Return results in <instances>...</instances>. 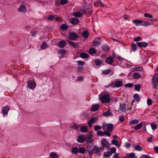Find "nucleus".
<instances>
[{
	"mask_svg": "<svg viewBox=\"0 0 158 158\" xmlns=\"http://www.w3.org/2000/svg\"><path fill=\"white\" fill-rule=\"evenodd\" d=\"M133 23L135 24V26H138V24H140L143 22V21L140 19H136L133 21Z\"/></svg>",
	"mask_w": 158,
	"mask_h": 158,
	"instance_id": "c85d7f7f",
	"label": "nucleus"
},
{
	"mask_svg": "<svg viewBox=\"0 0 158 158\" xmlns=\"http://www.w3.org/2000/svg\"><path fill=\"white\" fill-rule=\"evenodd\" d=\"M112 155L111 153L110 152H104L103 154L104 157H110V156Z\"/></svg>",
	"mask_w": 158,
	"mask_h": 158,
	"instance_id": "09e8293b",
	"label": "nucleus"
},
{
	"mask_svg": "<svg viewBox=\"0 0 158 158\" xmlns=\"http://www.w3.org/2000/svg\"><path fill=\"white\" fill-rule=\"evenodd\" d=\"M94 62L95 64L97 66H98L102 64V61L98 59L95 60Z\"/></svg>",
	"mask_w": 158,
	"mask_h": 158,
	"instance_id": "58836bf2",
	"label": "nucleus"
},
{
	"mask_svg": "<svg viewBox=\"0 0 158 158\" xmlns=\"http://www.w3.org/2000/svg\"><path fill=\"white\" fill-rule=\"evenodd\" d=\"M70 21L71 23L73 25H77L80 22L79 19L76 17L72 18Z\"/></svg>",
	"mask_w": 158,
	"mask_h": 158,
	"instance_id": "f8f14e48",
	"label": "nucleus"
},
{
	"mask_svg": "<svg viewBox=\"0 0 158 158\" xmlns=\"http://www.w3.org/2000/svg\"><path fill=\"white\" fill-rule=\"evenodd\" d=\"M88 127L87 126H81L80 128V131L82 133H86L88 131Z\"/></svg>",
	"mask_w": 158,
	"mask_h": 158,
	"instance_id": "b1692460",
	"label": "nucleus"
},
{
	"mask_svg": "<svg viewBox=\"0 0 158 158\" xmlns=\"http://www.w3.org/2000/svg\"><path fill=\"white\" fill-rule=\"evenodd\" d=\"M103 115L106 116H108L112 115L113 114L112 113H110L109 110H108L106 111L103 113Z\"/></svg>",
	"mask_w": 158,
	"mask_h": 158,
	"instance_id": "c9c22d12",
	"label": "nucleus"
},
{
	"mask_svg": "<svg viewBox=\"0 0 158 158\" xmlns=\"http://www.w3.org/2000/svg\"><path fill=\"white\" fill-rule=\"evenodd\" d=\"M94 6L97 7H98L99 6L101 7H104L105 5L101 1H98L94 3Z\"/></svg>",
	"mask_w": 158,
	"mask_h": 158,
	"instance_id": "f3484780",
	"label": "nucleus"
},
{
	"mask_svg": "<svg viewBox=\"0 0 158 158\" xmlns=\"http://www.w3.org/2000/svg\"><path fill=\"white\" fill-rule=\"evenodd\" d=\"M143 126V123H140L137 125L135 127L134 129L135 130H138L139 129Z\"/></svg>",
	"mask_w": 158,
	"mask_h": 158,
	"instance_id": "c03bdc74",
	"label": "nucleus"
},
{
	"mask_svg": "<svg viewBox=\"0 0 158 158\" xmlns=\"http://www.w3.org/2000/svg\"><path fill=\"white\" fill-rule=\"evenodd\" d=\"M66 44V42L64 40H61L58 43L59 47L61 48H64Z\"/></svg>",
	"mask_w": 158,
	"mask_h": 158,
	"instance_id": "6ab92c4d",
	"label": "nucleus"
},
{
	"mask_svg": "<svg viewBox=\"0 0 158 158\" xmlns=\"http://www.w3.org/2000/svg\"><path fill=\"white\" fill-rule=\"evenodd\" d=\"M87 150L91 158L94 153L98 156H101L99 148L97 146H93V144L87 146Z\"/></svg>",
	"mask_w": 158,
	"mask_h": 158,
	"instance_id": "f257e3e1",
	"label": "nucleus"
},
{
	"mask_svg": "<svg viewBox=\"0 0 158 158\" xmlns=\"http://www.w3.org/2000/svg\"><path fill=\"white\" fill-rule=\"evenodd\" d=\"M68 37L72 40H74L78 38L77 34L75 32H69V33Z\"/></svg>",
	"mask_w": 158,
	"mask_h": 158,
	"instance_id": "423d86ee",
	"label": "nucleus"
},
{
	"mask_svg": "<svg viewBox=\"0 0 158 158\" xmlns=\"http://www.w3.org/2000/svg\"><path fill=\"white\" fill-rule=\"evenodd\" d=\"M80 56L83 59L88 58L89 55L87 53L85 52H81L80 54Z\"/></svg>",
	"mask_w": 158,
	"mask_h": 158,
	"instance_id": "cd10ccee",
	"label": "nucleus"
},
{
	"mask_svg": "<svg viewBox=\"0 0 158 158\" xmlns=\"http://www.w3.org/2000/svg\"><path fill=\"white\" fill-rule=\"evenodd\" d=\"M73 15L76 17H80L82 16L83 13L80 11H76V12H74Z\"/></svg>",
	"mask_w": 158,
	"mask_h": 158,
	"instance_id": "bb28decb",
	"label": "nucleus"
},
{
	"mask_svg": "<svg viewBox=\"0 0 158 158\" xmlns=\"http://www.w3.org/2000/svg\"><path fill=\"white\" fill-rule=\"evenodd\" d=\"M68 27L66 24H63L60 26V28L62 30H66L68 29Z\"/></svg>",
	"mask_w": 158,
	"mask_h": 158,
	"instance_id": "79ce46f5",
	"label": "nucleus"
},
{
	"mask_svg": "<svg viewBox=\"0 0 158 158\" xmlns=\"http://www.w3.org/2000/svg\"><path fill=\"white\" fill-rule=\"evenodd\" d=\"M55 18L54 15H50L48 17V19L49 20L52 21Z\"/></svg>",
	"mask_w": 158,
	"mask_h": 158,
	"instance_id": "680f3d73",
	"label": "nucleus"
},
{
	"mask_svg": "<svg viewBox=\"0 0 158 158\" xmlns=\"http://www.w3.org/2000/svg\"><path fill=\"white\" fill-rule=\"evenodd\" d=\"M126 104H120V107H119V110H122L123 112H125L126 110Z\"/></svg>",
	"mask_w": 158,
	"mask_h": 158,
	"instance_id": "5701e85b",
	"label": "nucleus"
},
{
	"mask_svg": "<svg viewBox=\"0 0 158 158\" xmlns=\"http://www.w3.org/2000/svg\"><path fill=\"white\" fill-rule=\"evenodd\" d=\"M94 129L95 131H97L101 129V127L99 125L96 126L94 127Z\"/></svg>",
	"mask_w": 158,
	"mask_h": 158,
	"instance_id": "0e129e2a",
	"label": "nucleus"
},
{
	"mask_svg": "<svg viewBox=\"0 0 158 158\" xmlns=\"http://www.w3.org/2000/svg\"><path fill=\"white\" fill-rule=\"evenodd\" d=\"M77 63L79 65H81L82 66L84 65L85 64V62L81 60H78L77 62Z\"/></svg>",
	"mask_w": 158,
	"mask_h": 158,
	"instance_id": "13d9d810",
	"label": "nucleus"
},
{
	"mask_svg": "<svg viewBox=\"0 0 158 158\" xmlns=\"http://www.w3.org/2000/svg\"><path fill=\"white\" fill-rule=\"evenodd\" d=\"M133 146L134 148L136 151H141L142 150L141 147L140 145H137L135 146L134 145H133Z\"/></svg>",
	"mask_w": 158,
	"mask_h": 158,
	"instance_id": "f704fd0d",
	"label": "nucleus"
},
{
	"mask_svg": "<svg viewBox=\"0 0 158 158\" xmlns=\"http://www.w3.org/2000/svg\"><path fill=\"white\" fill-rule=\"evenodd\" d=\"M135 90L137 91H140L141 86L139 84H137L136 85H135Z\"/></svg>",
	"mask_w": 158,
	"mask_h": 158,
	"instance_id": "864d4df0",
	"label": "nucleus"
},
{
	"mask_svg": "<svg viewBox=\"0 0 158 158\" xmlns=\"http://www.w3.org/2000/svg\"><path fill=\"white\" fill-rule=\"evenodd\" d=\"M100 107V105L98 104H96L92 105L91 108V110L92 111L95 112L99 109Z\"/></svg>",
	"mask_w": 158,
	"mask_h": 158,
	"instance_id": "dca6fc26",
	"label": "nucleus"
},
{
	"mask_svg": "<svg viewBox=\"0 0 158 158\" xmlns=\"http://www.w3.org/2000/svg\"><path fill=\"white\" fill-rule=\"evenodd\" d=\"M135 70L136 71H141L143 69V68L142 67L139 66L138 67H135Z\"/></svg>",
	"mask_w": 158,
	"mask_h": 158,
	"instance_id": "bf43d9fd",
	"label": "nucleus"
},
{
	"mask_svg": "<svg viewBox=\"0 0 158 158\" xmlns=\"http://www.w3.org/2000/svg\"><path fill=\"white\" fill-rule=\"evenodd\" d=\"M18 11L19 12H26L27 11L26 7L23 5L20 6L19 8Z\"/></svg>",
	"mask_w": 158,
	"mask_h": 158,
	"instance_id": "a878e982",
	"label": "nucleus"
},
{
	"mask_svg": "<svg viewBox=\"0 0 158 158\" xmlns=\"http://www.w3.org/2000/svg\"><path fill=\"white\" fill-rule=\"evenodd\" d=\"M125 86L126 87H132L133 86V85L132 83H128L125 85Z\"/></svg>",
	"mask_w": 158,
	"mask_h": 158,
	"instance_id": "338daca9",
	"label": "nucleus"
},
{
	"mask_svg": "<svg viewBox=\"0 0 158 158\" xmlns=\"http://www.w3.org/2000/svg\"><path fill=\"white\" fill-rule=\"evenodd\" d=\"M119 121L121 122H123L124 121V118L123 115H121L119 117Z\"/></svg>",
	"mask_w": 158,
	"mask_h": 158,
	"instance_id": "052dcab7",
	"label": "nucleus"
},
{
	"mask_svg": "<svg viewBox=\"0 0 158 158\" xmlns=\"http://www.w3.org/2000/svg\"><path fill=\"white\" fill-rule=\"evenodd\" d=\"M102 48L103 51L105 52H107L109 50L108 46L106 45H103L102 46Z\"/></svg>",
	"mask_w": 158,
	"mask_h": 158,
	"instance_id": "72a5a7b5",
	"label": "nucleus"
},
{
	"mask_svg": "<svg viewBox=\"0 0 158 158\" xmlns=\"http://www.w3.org/2000/svg\"><path fill=\"white\" fill-rule=\"evenodd\" d=\"M123 85V82L122 81L116 80L114 83V86L116 88L121 87Z\"/></svg>",
	"mask_w": 158,
	"mask_h": 158,
	"instance_id": "ddd939ff",
	"label": "nucleus"
},
{
	"mask_svg": "<svg viewBox=\"0 0 158 158\" xmlns=\"http://www.w3.org/2000/svg\"><path fill=\"white\" fill-rule=\"evenodd\" d=\"M131 47L132 48V51L135 52L137 50V47L136 44L135 43L132 44Z\"/></svg>",
	"mask_w": 158,
	"mask_h": 158,
	"instance_id": "a19ab883",
	"label": "nucleus"
},
{
	"mask_svg": "<svg viewBox=\"0 0 158 158\" xmlns=\"http://www.w3.org/2000/svg\"><path fill=\"white\" fill-rule=\"evenodd\" d=\"M89 52L90 55L95 54L96 53V50L95 48H90L89 50Z\"/></svg>",
	"mask_w": 158,
	"mask_h": 158,
	"instance_id": "393cba45",
	"label": "nucleus"
},
{
	"mask_svg": "<svg viewBox=\"0 0 158 158\" xmlns=\"http://www.w3.org/2000/svg\"><path fill=\"white\" fill-rule=\"evenodd\" d=\"M68 2V0H60V4L61 5H64L67 3Z\"/></svg>",
	"mask_w": 158,
	"mask_h": 158,
	"instance_id": "5fc2aeb1",
	"label": "nucleus"
},
{
	"mask_svg": "<svg viewBox=\"0 0 158 158\" xmlns=\"http://www.w3.org/2000/svg\"><path fill=\"white\" fill-rule=\"evenodd\" d=\"M144 16L145 17H148L151 18L153 17V16L152 15L148 13H145L144 14Z\"/></svg>",
	"mask_w": 158,
	"mask_h": 158,
	"instance_id": "4d7b16f0",
	"label": "nucleus"
},
{
	"mask_svg": "<svg viewBox=\"0 0 158 158\" xmlns=\"http://www.w3.org/2000/svg\"><path fill=\"white\" fill-rule=\"evenodd\" d=\"M50 156L52 158H57L58 156L54 152H51Z\"/></svg>",
	"mask_w": 158,
	"mask_h": 158,
	"instance_id": "37998d69",
	"label": "nucleus"
},
{
	"mask_svg": "<svg viewBox=\"0 0 158 158\" xmlns=\"http://www.w3.org/2000/svg\"><path fill=\"white\" fill-rule=\"evenodd\" d=\"M126 158H137V157L134 153H131L127 154Z\"/></svg>",
	"mask_w": 158,
	"mask_h": 158,
	"instance_id": "412c9836",
	"label": "nucleus"
},
{
	"mask_svg": "<svg viewBox=\"0 0 158 158\" xmlns=\"http://www.w3.org/2000/svg\"><path fill=\"white\" fill-rule=\"evenodd\" d=\"M86 150L84 147H80L79 148V152L83 154L85 153Z\"/></svg>",
	"mask_w": 158,
	"mask_h": 158,
	"instance_id": "2f4dec72",
	"label": "nucleus"
},
{
	"mask_svg": "<svg viewBox=\"0 0 158 158\" xmlns=\"http://www.w3.org/2000/svg\"><path fill=\"white\" fill-rule=\"evenodd\" d=\"M93 45L94 46H97L100 45L101 44L100 42L98 41H93Z\"/></svg>",
	"mask_w": 158,
	"mask_h": 158,
	"instance_id": "49530a36",
	"label": "nucleus"
},
{
	"mask_svg": "<svg viewBox=\"0 0 158 158\" xmlns=\"http://www.w3.org/2000/svg\"><path fill=\"white\" fill-rule=\"evenodd\" d=\"M97 135L98 136H103L105 135H106L109 137H110L111 135V134L110 132H108V131H105L103 132L101 131H98Z\"/></svg>",
	"mask_w": 158,
	"mask_h": 158,
	"instance_id": "6e6552de",
	"label": "nucleus"
},
{
	"mask_svg": "<svg viewBox=\"0 0 158 158\" xmlns=\"http://www.w3.org/2000/svg\"><path fill=\"white\" fill-rule=\"evenodd\" d=\"M151 125L153 130H155L157 128V126L156 124L151 123Z\"/></svg>",
	"mask_w": 158,
	"mask_h": 158,
	"instance_id": "6e6d98bb",
	"label": "nucleus"
},
{
	"mask_svg": "<svg viewBox=\"0 0 158 158\" xmlns=\"http://www.w3.org/2000/svg\"><path fill=\"white\" fill-rule=\"evenodd\" d=\"M36 84L32 81H29L27 82V86L29 89H33L35 87Z\"/></svg>",
	"mask_w": 158,
	"mask_h": 158,
	"instance_id": "0eeeda50",
	"label": "nucleus"
},
{
	"mask_svg": "<svg viewBox=\"0 0 158 158\" xmlns=\"http://www.w3.org/2000/svg\"><path fill=\"white\" fill-rule=\"evenodd\" d=\"M72 152L73 153L77 154L79 152V149L77 147H73L72 148Z\"/></svg>",
	"mask_w": 158,
	"mask_h": 158,
	"instance_id": "c756f323",
	"label": "nucleus"
},
{
	"mask_svg": "<svg viewBox=\"0 0 158 158\" xmlns=\"http://www.w3.org/2000/svg\"><path fill=\"white\" fill-rule=\"evenodd\" d=\"M111 71V70L110 69L104 70L102 71V73L105 75H107L109 74Z\"/></svg>",
	"mask_w": 158,
	"mask_h": 158,
	"instance_id": "3c124183",
	"label": "nucleus"
},
{
	"mask_svg": "<svg viewBox=\"0 0 158 158\" xmlns=\"http://www.w3.org/2000/svg\"><path fill=\"white\" fill-rule=\"evenodd\" d=\"M82 35L83 38L87 39L89 35V33L87 30L84 31L82 33Z\"/></svg>",
	"mask_w": 158,
	"mask_h": 158,
	"instance_id": "4be33fe9",
	"label": "nucleus"
},
{
	"mask_svg": "<svg viewBox=\"0 0 158 158\" xmlns=\"http://www.w3.org/2000/svg\"><path fill=\"white\" fill-rule=\"evenodd\" d=\"M67 42L74 48H78L79 46L78 45L74 44L73 42L69 40H68Z\"/></svg>",
	"mask_w": 158,
	"mask_h": 158,
	"instance_id": "7c9ffc66",
	"label": "nucleus"
},
{
	"mask_svg": "<svg viewBox=\"0 0 158 158\" xmlns=\"http://www.w3.org/2000/svg\"><path fill=\"white\" fill-rule=\"evenodd\" d=\"M143 22L144 23L141 25L142 26H145L146 27L152 24V23L149 21H144Z\"/></svg>",
	"mask_w": 158,
	"mask_h": 158,
	"instance_id": "a18cd8bd",
	"label": "nucleus"
},
{
	"mask_svg": "<svg viewBox=\"0 0 158 158\" xmlns=\"http://www.w3.org/2000/svg\"><path fill=\"white\" fill-rule=\"evenodd\" d=\"M93 137V134L91 132H88L85 137V140L87 143H92L93 139L92 138Z\"/></svg>",
	"mask_w": 158,
	"mask_h": 158,
	"instance_id": "7ed1b4c3",
	"label": "nucleus"
},
{
	"mask_svg": "<svg viewBox=\"0 0 158 158\" xmlns=\"http://www.w3.org/2000/svg\"><path fill=\"white\" fill-rule=\"evenodd\" d=\"M77 141L79 143H83L85 141V137L83 135L78 136L77 138Z\"/></svg>",
	"mask_w": 158,
	"mask_h": 158,
	"instance_id": "4468645a",
	"label": "nucleus"
},
{
	"mask_svg": "<svg viewBox=\"0 0 158 158\" xmlns=\"http://www.w3.org/2000/svg\"><path fill=\"white\" fill-rule=\"evenodd\" d=\"M152 87L154 89L156 88L158 85V77L156 76V73L153 76L152 80Z\"/></svg>",
	"mask_w": 158,
	"mask_h": 158,
	"instance_id": "f03ea898",
	"label": "nucleus"
},
{
	"mask_svg": "<svg viewBox=\"0 0 158 158\" xmlns=\"http://www.w3.org/2000/svg\"><path fill=\"white\" fill-rule=\"evenodd\" d=\"M89 9L86 6H82L81 7L80 10L83 12V14L86 15L89 11Z\"/></svg>",
	"mask_w": 158,
	"mask_h": 158,
	"instance_id": "9b49d317",
	"label": "nucleus"
},
{
	"mask_svg": "<svg viewBox=\"0 0 158 158\" xmlns=\"http://www.w3.org/2000/svg\"><path fill=\"white\" fill-rule=\"evenodd\" d=\"M100 99L101 100V102L103 103H109L110 99V96L109 95H104Z\"/></svg>",
	"mask_w": 158,
	"mask_h": 158,
	"instance_id": "20e7f679",
	"label": "nucleus"
},
{
	"mask_svg": "<svg viewBox=\"0 0 158 158\" xmlns=\"http://www.w3.org/2000/svg\"><path fill=\"white\" fill-rule=\"evenodd\" d=\"M141 75L140 74L138 73H134L133 76V77L134 78L138 79L140 78Z\"/></svg>",
	"mask_w": 158,
	"mask_h": 158,
	"instance_id": "ea45409f",
	"label": "nucleus"
},
{
	"mask_svg": "<svg viewBox=\"0 0 158 158\" xmlns=\"http://www.w3.org/2000/svg\"><path fill=\"white\" fill-rule=\"evenodd\" d=\"M96 119V117H92L90 120L88 122L89 127H90L92 126V124L93 123H95V120Z\"/></svg>",
	"mask_w": 158,
	"mask_h": 158,
	"instance_id": "2eb2a0df",
	"label": "nucleus"
},
{
	"mask_svg": "<svg viewBox=\"0 0 158 158\" xmlns=\"http://www.w3.org/2000/svg\"><path fill=\"white\" fill-rule=\"evenodd\" d=\"M10 110L9 105H7L5 106H3L2 108V112L3 115H7L8 111Z\"/></svg>",
	"mask_w": 158,
	"mask_h": 158,
	"instance_id": "1a4fd4ad",
	"label": "nucleus"
},
{
	"mask_svg": "<svg viewBox=\"0 0 158 158\" xmlns=\"http://www.w3.org/2000/svg\"><path fill=\"white\" fill-rule=\"evenodd\" d=\"M147 103L148 106H150L152 104V100L150 99H148Z\"/></svg>",
	"mask_w": 158,
	"mask_h": 158,
	"instance_id": "774afa93",
	"label": "nucleus"
},
{
	"mask_svg": "<svg viewBox=\"0 0 158 158\" xmlns=\"http://www.w3.org/2000/svg\"><path fill=\"white\" fill-rule=\"evenodd\" d=\"M66 51L64 49H60L58 51V53L59 54L64 55L66 54Z\"/></svg>",
	"mask_w": 158,
	"mask_h": 158,
	"instance_id": "603ef678",
	"label": "nucleus"
},
{
	"mask_svg": "<svg viewBox=\"0 0 158 158\" xmlns=\"http://www.w3.org/2000/svg\"><path fill=\"white\" fill-rule=\"evenodd\" d=\"M77 69V72L81 73H82L84 71V68L81 66H78Z\"/></svg>",
	"mask_w": 158,
	"mask_h": 158,
	"instance_id": "4c0bfd02",
	"label": "nucleus"
},
{
	"mask_svg": "<svg viewBox=\"0 0 158 158\" xmlns=\"http://www.w3.org/2000/svg\"><path fill=\"white\" fill-rule=\"evenodd\" d=\"M113 124L111 123H109L107 124V131H108V132H111L113 130Z\"/></svg>",
	"mask_w": 158,
	"mask_h": 158,
	"instance_id": "aec40b11",
	"label": "nucleus"
},
{
	"mask_svg": "<svg viewBox=\"0 0 158 158\" xmlns=\"http://www.w3.org/2000/svg\"><path fill=\"white\" fill-rule=\"evenodd\" d=\"M106 62L107 64L111 65L113 62V58L112 56H109L106 58Z\"/></svg>",
	"mask_w": 158,
	"mask_h": 158,
	"instance_id": "a211bd4d",
	"label": "nucleus"
},
{
	"mask_svg": "<svg viewBox=\"0 0 158 158\" xmlns=\"http://www.w3.org/2000/svg\"><path fill=\"white\" fill-rule=\"evenodd\" d=\"M134 98L136 102H139L140 100V98L137 94H135L134 95Z\"/></svg>",
	"mask_w": 158,
	"mask_h": 158,
	"instance_id": "e433bc0d",
	"label": "nucleus"
},
{
	"mask_svg": "<svg viewBox=\"0 0 158 158\" xmlns=\"http://www.w3.org/2000/svg\"><path fill=\"white\" fill-rule=\"evenodd\" d=\"M116 149L115 148L112 147L110 149V153H111V154L112 155V153H115L116 152Z\"/></svg>",
	"mask_w": 158,
	"mask_h": 158,
	"instance_id": "e2e57ef3",
	"label": "nucleus"
},
{
	"mask_svg": "<svg viewBox=\"0 0 158 158\" xmlns=\"http://www.w3.org/2000/svg\"><path fill=\"white\" fill-rule=\"evenodd\" d=\"M111 143L116 146L117 147H119L120 146V144L118 143V140H112L111 142Z\"/></svg>",
	"mask_w": 158,
	"mask_h": 158,
	"instance_id": "473e14b6",
	"label": "nucleus"
},
{
	"mask_svg": "<svg viewBox=\"0 0 158 158\" xmlns=\"http://www.w3.org/2000/svg\"><path fill=\"white\" fill-rule=\"evenodd\" d=\"M139 121L138 120H134L130 122L129 124L131 125L138 123Z\"/></svg>",
	"mask_w": 158,
	"mask_h": 158,
	"instance_id": "de8ad7c7",
	"label": "nucleus"
},
{
	"mask_svg": "<svg viewBox=\"0 0 158 158\" xmlns=\"http://www.w3.org/2000/svg\"><path fill=\"white\" fill-rule=\"evenodd\" d=\"M141 38L140 36H138L137 37L134 38V40L135 42H138L141 40Z\"/></svg>",
	"mask_w": 158,
	"mask_h": 158,
	"instance_id": "69168bd1",
	"label": "nucleus"
},
{
	"mask_svg": "<svg viewBox=\"0 0 158 158\" xmlns=\"http://www.w3.org/2000/svg\"><path fill=\"white\" fill-rule=\"evenodd\" d=\"M136 44L140 48L143 47L144 48L146 47L148 45V44L147 42H137Z\"/></svg>",
	"mask_w": 158,
	"mask_h": 158,
	"instance_id": "9d476101",
	"label": "nucleus"
},
{
	"mask_svg": "<svg viewBox=\"0 0 158 158\" xmlns=\"http://www.w3.org/2000/svg\"><path fill=\"white\" fill-rule=\"evenodd\" d=\"M101 142V146L100 147V149L101 150L104 149L105 147H107V146H109V145L105 138L102 139Z\"/></svg>",
	"mask_w": 158,
	"mask_h": 158,
	"instance_id": "39448f33",
	"label": "nucleus"
},
{
	"mask_svg": "<svg viewBox=\"0 0 158 158\" xmlns=\"http://www.w3.org/2000/svg\"><path fill=\"white\" fill-rule=\"evenodd\" d=\"M47 44L45 41H43L42 43V45L41 47V48L42 49H45L47 47Z\"/></svg>",
	"mask_w": 158,
	"mask_h": 158,
	"instance_id": "8fccbe9b",
	"label": "nucleus"
}]
</instances>
